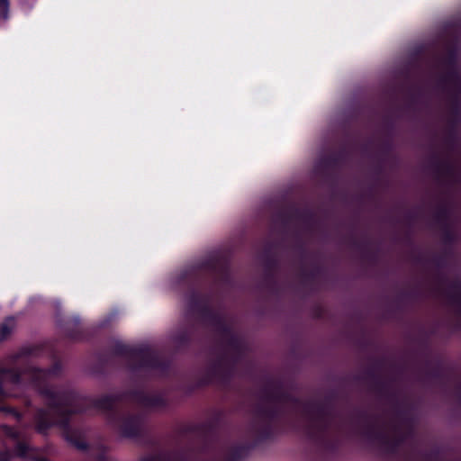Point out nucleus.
Here are the masks:
<instances>
[{
	"mask_svg": "<svg viewBox=\"0 0 461 461\" xmlns=\"http://www.w3.org/2000/svg\"><path fill=\"white\" fill-rule=\"evenodd\" d=\"M29 450L28 446L25 443H19L16 447V455L21 457H25Z\"/></svg>",
	"mask_w": 461,
	"mask_h": 461,
	"instance_id": "obj_3",
	"label": "nucleus"
},
{
	"mask_svg": "<svg viewBox=\"0 0 461 461\" xmlns=\"http://www.w3.org/2000/svg\"><path fill=\"white\" fill-rule=\"evenodd\" d=\"M13 327L8 323H4L0 326V342L6 339L12 331Z\"/></svg>",
	"mask_w": 461,
	"mask_h": 461,
	"instance_id": "obj_2",
	"label": "nucleus"
},
{
	"mask_svg": "<svg viewBox=\"0 0 461 461\" xmlns=\"http://www.w3.org/2000/svg\"><path fill=\"white\" fill-rule=\"evenodd\" d=\"M9 0H0V18L6 20L9 14Z\"/></svg>",
	"mask_w": 461,
	"mask_h": 461,
	"instance_id": "obj_1",
	"label": "nucleus"
},
{
	"mask_svg": "<svg viewBox=\"0 0 461 461\" xmlns=\"http://www.w3.org/2000/svg\"><path fill=\"white\" fill-rule=\"evenodd\" d=\"M38 375L41 376V375H46V372L44 371H38Z\"/></svg>",
	"mask_w": 461,
	"mask_h": 461,
	"instance_id": "obj_5",
	"label": "nucleus"
},
{
	"mask_svg": "<svg viewBox=\"0 0 461 461\" xmlns=\"http://www.w3.org/2000/svg\"><path fill=\"white\" fill-rule=\"evenodd\" d=\"M9 433H10V435H11L12 437H14V438L17 437L16 433H13V432L11 431V429H9Z\"/></svg>",
	"mask_w": 461,
	"mask_h": 461,
	"instance_id": "obj_6",
	"label": "nucleus"
},
{
	"mask_svg": "<svg viewBox=\"0 0 461 461\" xmlns=\"http://www.w3.org/2000/svg\"><path fill=\"white\" fill-rule=\"evenodd\" d=\"M10 454L8 452H0V461H9Z\"/></svg>",
	"mask_w": 461,
	"mask_h": 461,
	"instance_id": "obj_4",
	"label": "nucleus"
}]
</instances>
